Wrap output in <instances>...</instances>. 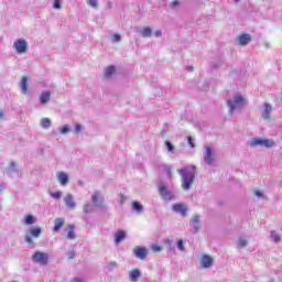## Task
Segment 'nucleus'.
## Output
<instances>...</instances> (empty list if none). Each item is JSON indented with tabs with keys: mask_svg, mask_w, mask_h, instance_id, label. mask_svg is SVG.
<instances>
[{
	"mask_svg": "<svg viewBox=\"0 0 282 282\" xmlns=\"http://www.w3.org/2000/svg\"><path fill=\"white\" fill-rule=\"evenodd\" d=\"M196 166L192 165V167H184L177 170L178 175L182 177V188L183 191H191L193 188V184H195V171Z\"/></svg>",
	"mask_w": 282,
	"mask_h": 282,
	"instance_id": "nucleus-1",
	"label": "nucleus"
},
{
	"mask_svg": "<svg viewBox=\"0 0 282 282\" xmlns=\"http://www.w3.org/2000/svg\"><path fill=\"white\" fill-rule=\"evenodd\" d=\"M159 195L163 199V202H173L175 199V193L169 189L164 183H161L159 186Z\"/></svg>",
	"mask_w": 282,
	"mask_h": 282,
	"instance_id": "nucleus-2",
	"label": "nucleus"
},
{
	"mask_svg": "<svg viewBox=\"0 0 282 282\" xmlns=\"http://www.w3.org/2000/svg\"><path fill=\"white\" fill-rule=\"evenodd\" d=\"M246 105V99L243 98V96L237 94L234 97V101L228 99L227 100V107H229V113H232V111H235V109H237V107H243Z\"/></svg>",
	"mask_w": 282,
	"mask_h": 282,
	"instance_id": "nucleus-3",
	"label": "nucleus"
},
{
	"mask_svg": "<svg viewBox=\"0 0 282 282\" xmlns=\"http://www.w3.org/2000/svg\"><path fill=\"white\" fill-rule=\"evenodd\" d=\"M33 263H40V265H47L50 263V254L41 251H36L32 256Z\"/></svg>",
	"mask_w": 282,
	"mask_h": 282,
	"instance_id": "nucleus-4",
	"label": "nucleus"
},
{
	"mask_svg": "<svg viewBox=\"0 0 282 282\" xmlns=\"http://www.w3.org/2000/svg\"><path fill=\"white\" fill-rule=\"evenodd\" d=\"M204 161L207 166H213L215 162H217V159L215 158V153L213 152V148L206 147L205 153H204Z\"/></svg>",
	"mask_w": 282,
	"mask_h": 282,
	"instance_id": "nucleus-5",
	"label": "nucleus"
},
{
	"mask_svg": "<svg viewBox=\"0 0 282 282\" xmlns=\"http://www.w3.org/2000/svg\"><path fill=\"white\" fill-rule=\"evenodd\" d=\"M13 47L15 48L18 54H25V52H28V41H25V39H18L14 43H13Z\"/></svg>",
	"mask_w": 282,
	"mask_h": 282,
	"instance_id": "nucleus-6",
	"label": "nucleus"
},
{
	"mask_svg": "<svg viewBox=\"0 0 282 282\" xmlns=\"http://www.w3.org/2000/svg\"><path fill=\"white\" fill-rule=\"evenodd\" d=\"M199 219H200V216L196 214V215L189 220V226H191V228H192L193 235H197V232H199V230H202V221H200Z\"/></svg>",
	"mask_w": 282,
	"mask_h": 282,
	"instance_id": "nucleus-7",
	"label": "nucleus"
},
{
	"mask_svg": "<svg viewBox=\"0 0 282 282\" xmlns=\"http://www.w3.org/2000/svg\"><path fill=\"white\" fill-rule=\"evenodd\" d=\"M172 210L182 217H186V215H188V206H186V204L176 203L172 205Z\"/></svg>",
	"mask_w": 282,
	"mask_h": 282,
	"instance_id": "nucleus-8",
	"label": "nucleus"
},
{
	"mask_svg": "<svg viewBox=\"0 0 282 282\" xmlns=\"http://www.w3.org/2000/svg\"><path fill=\"white\" fill-rule=\"evenodd\" d=\"M91 202L96 208H102L105 198L100 196V191H96L91 196Z\"/></svg>",
	"mask_w": 282,
	"mask_h": 282,
	"instance_id": "nucleus-9",
	"label": "nucleus"
},
{
	"mask_svg": "<svg viewBox=\"0 0 282 282\" xmlns=\"http://www.w3.org/2000/svg\"><path fill=\"white\" fill-rule=\"evenodd\" d=\"M133 254L134 257H137V259L144 261V259H147V256L149 254V250L147 249V247H137L133 249Z\"/></svg>",
	"mask_w": 282,
	"mask_h": 282,
	"instance_id": "nucleus-10",
	"label": "nucleus"
},
{
	"mask_svg": "<svg viewBox=\"0 0 282 282\" xmlns=\"http://www.w3.org/2000/svg\"><path fill=\"white\" fill-rule=\"evenodd\" d=\"M251 41H252V36H250V34H248V33H242V34L238 37V45L246 46V45H248Z\"/></svg>",
	"mask_w": 282,
	"mask_h": 282,
	"instance_id": "nucleus-11",
	"label": "nucleus"
},
{
	"mask_svg": "<svg viewBox=\"0 0 282 282\" xmlns=\"http://www.w3.org/2000/svg\"><path fill=\"white\" fill-rule=\"evenodd\" d=\"M57 180L62 186H67V184H69V175L65 172H58Z\"/></svg>",
	"mask_w": 282,
	"mask_h": 282,
	"instance_id": "nucleus-12",
	"label": "nucleus"
},
{
	"mask_svg": "<svg viewBox=\"0 0 282 282\" xmlns=\"http://www.w3.org/2000/svg\"><path fill=\"white\" fill-rule=\"evenodd\" d=\"M52 100V93L48 90L43 91L40 96V105H47Z\"/></svg>",
	"mask_w": 282,
	"mask_h": 282,
	"instance_id": "nucleus-13",
	"label": "nucleus"
},
{
	"mask_svg": "<svg viewBox=\"0 0 282 282\" xmlns=\"http://www.w3.org/2000/svg\"><path fill=\"white\" fill-rule=\"evenodd\" d=\"M127 239V231L124 230H118L115 234V243H122V241H124Z\"/></svg>",
	"mask_w": 282,
	"mask_h": 282,
	"instance_id": "nucleus-14",
	"label": "nucleus"
},
{
	"mask_svg": "<svg viewBox=\"0 0 282 282\" xmlns=\"http://www.w3.org/2000/svg\"><path fill=\"white\" fill-rule=\"evenodd\" d=\"M140 276H142L140 269H133L129 272V279L131 282H138Z\"/></svg>",
	"mask_w": 282,
	"mask_h": 282,
	"instance_id": "nucleus-15",
	"label": "nucleus"
},
{
	"mask_svg": "<svg viewBox=\"0 0 282 282\" xmlns=\"http://www.w3.org/2000/svg\"><path fill=\"white\" fill-rule=\"evenodd\" d=\"M132 210L137 213V215H142L144 213V205H142L138 200L132 202Z\"/></svg>",
	"mask_w": 282,
	"mask_h": 282,
	"instance_id": "nucleus-16",
	"label": "nucleus"
},
{
	"mask_svg": "<svg viewBox=\"0 0 282 282\" xmlns=\"http://www.w3.org/2000/svg\"><path fill=\"white\" fill-rule=\"evenodd\" d=\"M65 226V218H55L53 232H61V228Z\"/></svg>",
	"mask_w": 282,
	"mask_h": 282,
	"instance_id": "nucleus-17",
	"label": "nucleus"
},
{
	"mask_svg": "<svg viewBox=\"0 0 282 282\" xmlns=\"http://www.w3.org/2000/svg\"><path fill=\"white\" fill-rule=\"evenodd\" d=\"M64 202L67 208H70L72 210L76 208V202H74V196L72 194H67Z\"/></svg>",
	"mask_w": 282,
	"mask_h": 282,
	"instance_id": "nucleus-18",
	"label": "nucleus"
},
{
	"mask_svg": "<svg viewBox=\"0 0 282 282\" xmlns=\"http://www.w3.org/2000/svg\"><path fill=\"white\" fill-rule=\"evenodd\" d=\"M74 230H76L75 225H72V224L67 225V227H66V231H67L66 237H67V239H70V240L76 239V232Z\"/></svg>",
	"mask_w": 282,
	"mask_h": 282,
	"instance_id": "nucleus-19",
	"label": "nucleus"
},
{
	"mask_svg": "<svg viewBox=\"0 0 282 282\" xmlns=\"http://www.w3.org/2000/svg\"><path fill=\"white\" fill-rule=\"evenodd\" d=\"M213 257L208 256V254H204L202 257V267L203 268H210L213 265Z\"/></svg>",
	"mask_w": 282,
	"mask_h": 282,
	"instance_id": "nucleus-20",
	"label": "nucleus"
},
{
	"mask_svg": "<svg viewBox=\"0 0 282 282\" xmlns=\"http://www.w3.org/2000/svg\"><path fill=\"white\" fill-rule=\"evenodd\" d=\"M139 33L143 39H150V36H153V29H151V26H147L143 30L139 31Z\"/></svg>",
	"mask_w": 282,
	"mask_h": 282,
	"instance_id": "nucleus-21",
	"label": "nucleus"
},
{
	"mask_svg": "<svg viewBox=\"0 0 282 282\" xmlns=\"http://www.w3.org/2000/svg\"><path fill=\"white\" fill-rule=\"evenodd\" d=\"M272 111V106L270 104H264V110L262 112V118L264 120H270V112Z\"/></svg>",
	"mask_w": 282,
	"mask_h": 282,
	"instance_id": "nucleus-22",
	"label": "nucleus"
},
{
	"mask_svg": "<svg viewBox=\"0 0 282 282\" xmlns=\"http://www.w3.org/2000/svg\"><path fill=\"white\" fill-rule=\"evenodd\" d=\"M21 94H28V76H23L21 79Z\"/></svg>",
	"mask_w": 282,
	"mask_h": 282,
	"instance_id": "nucleus-23",
	"label": "nucleus"
},
{
	"mask_svg": "<svg viewBox=\"0 0 282 282\" xmlns=\"http://www.w3.org/2000/svg\"><path fill=\"white\" fill-rule=\"evenodd\" d=\"M42 229L41 227H35L30 229V236L34 237V239H39L41 237Z\"/></svg>",
	"mask_w": 282,
	"mask_h": 282,
	"instance_id": "nucleus-24",
	"label": "nucleus"
},
{
	"mask_svg": "<svg viewBox=\"0 0 282 282\" xmlns=\"http://www.w3.org/2000/svg\"><path fill=\"white\" fill-rule=\"evenodd\" d=\"M24 224H25V226H32V225L36 224V218L33 215H26L24 217Z\"/></svg>",
	"mask_w": 282,
	"mask_h": 282,
	"instance_id": "nucleus-25",
	"label": "nucleus"
},
{
	"mask_svg": "<svg viewBox=\"0 0 282 282\" xmlns=\"http://www.w3.org/2000/svg\"><path fill=\"white\" fill-rule=\"evenodd\" d=\"M41 127L42 129H50L52 127V120L50 118H43L41 120Z\"/></svg>",
	"mask_w": 282,
	"mask_h": 282,
	"instance_id": "nucleus-26",
	"label": "nucleus"
},
{
	"mask_svg": "<svg viewBox=\"0 0 282 282\" xmlns=\"http://www.w3.org/2000/svg\"><path fill=\"white\" fill-rule=\"evenodd\" d=\"M116 73V66H108L105 70L106 78H111L112 74Z\"/></svg>",
	"mask_w": 282,
	"mask_h": 282,
	"instance_id": "nucleus-27",
	"label": "nucleus"
},
{
	"mask_svg": "<svg viewBox=\"0 0 282 282\" xmlns=\"http://www.w3.org/2000/svg\"><path fill=\"white\" fill-rule=\"evenodd\" d=\"M250 144H251V147H263V139L252 138Z\"/></svg>",
	"mask_w": 282,
	"mask_h": 282,
	"instance_id": "nucleus-28",
	"label": "nucleus"
},
{
	"mask_svg": "<svg viewBox=\"0 0 282 282\" xmlns=\"http://www.w3.org/2000/svg\"><path fill=\"white\" fill-rule=\"evenodd\" d=\"M106 268H107L108 272H113V270H116V268H118V262L110 261L106 264Z\"/></svg>",
	"mask_w": 282,
	"mask_h": 282,
	"instance_id": "nucleus-29",
	"label": "nucleus"
},
{
	"mask_svg": "<svg viewBox=\"0 0 282 282\" xmlns=\"http://www.w3.org/2000/svg\"><path fill=\"white\" fill-rule=\"evenodd\" d=\"M262 147H265V149H272V147H274V141L269 139H263Z\"/></svg>",
	"mask_w": 282,
	"mask_h": 282,
	"instance_id": "nucleus-30",
	"label": "nucleus"
},
{
	"mask_svg": "<svg viewBox=\"0 0 282 282\" xmlns=\"http://www.w3.org/2000/svg\"><path fill=\"white\" fill-rule=\"evenodd\" d=\"M83 213H85V215H89V213H94V207L91 206V204L84 205Z\"/></svg>",
	"mask_w": 282,
	"mask_h": 282,
	"instance_id": "nucleus-31",
	"label": "nucleus"
},
{
	"mask_svg": "<svg viewBox=\"0 0 282 282\" xmlns=\"http://www.w3.org/2000/svg\"><path fill=\"white\" fill-rule=\"evenodd\" d=\"M165 147H166V150L170 152V153H174L175 151V147L173 145V143L169 140L165 141Z\"/></svg>",
	"mask_w": 282,
	"mask_h": 282,
	"instance_id": "nucleus-32",
	"label": "nucleus"
},
{
	"mask_svg": "<svg viewBox=\"0 0 282 282\" xmlns=\"http://www.w3.org/2000/svg\"><path fill=\"white\" fill-rule=\"evenodd\" d=\"M69 131H72V128H69L67 124L59 128V133H62V135L69 133Z\"/></svg>",
	"mask_w": 282,
	"mask_h": 282,
	"instance_id": "nucleus-33",
	"label": "nucleus"
},
{
	"mask_svg": "<svg viewBox=\"0 0 282 282\" xmlns=\"http://www.w3.org/2000/svg\"><path fill=\"white\" fill-rule=\"evenodd\" d=\"M50 195L53 199H61V197H63V192H51Z\"/></svg>",
	"mask_w": 282,
	"mask_h": 282,
	"instance_id": "nucleus-34",
	"label": "nucleus"
},
{
	"mask_svg": "<svg viewBox=\"0 0 282 282\" xmlns=\"http://www.w3.org/2000/svg\"><path fill=\"white\" fill-rule=\"evenodd\" d=\"M271 238L273 239V241H275L278 243V241H281V236H279V234H276L275 230L271 231Z\"/></svg>",
	"mask_w": 282,
	"mask_h": 282,
	"instance_id": "nucleus-35",
	"label": "nucleus"
},
{
	"mask_svg": "<svg viewBox=\"0 0 282 282\" xmlns=\"http://www.w3.org/2000/svg\"><path fill=\"white\" fill-rule=\"evenodd\" d=\"M176 246L181 252H184V250H186V248L184 247V240L182 239L177 240Z\"/></svg>",
	"mask_w": 282,
	"mask_h": 282,
	"instance_id": "nucleus-36",
	"label": "nucleus"
},
{
	"mask_svg": "<svg viewBox=\"0 0 282 282\" xmlns=\"http://www.w3.org/2000/svg\"><path fill=\"white\" fill-rule=\"evenodd\" d=\"M87 3L90 6V8L98 10V0H87Z\"/></svg>",
	"mask_w": 282,
	"mask_h": 282,
	"instance_id": "nucleus-37",
	"label": "nucleus"
},
{
	"mask_svg": "<svg viewBox=\"0 0 282 282\" xmlns=\"http://www.w3.org/2000/svg\"><path fill=\"white\" fill-rule=\"evenodd\" d=\"M246 246H248V240H246L243 238H239L238 248H246Z\"/></svg>",
	"mask_w": 282,
	"mask_h": 282,
	"instance_id": "nucleus-38",
	"label": "nucleus"
},
{
	"mask_svg": "<svg viewBox=\"0 0 282 282\" xmlns=\"http://www.w3.org/2000/svg\"><path fill=\"white\" fill-rule=\"evenodd\" d=\"M9 169H10V171H11L12 173H18V172H19V170H17V162H14V161H11V162H10Z\"/></svg>",
	"mask_w": 282,
	"mask_h": 282,
	"instance_id": "nucleus-39",
	"label": "nucleus"
},
{
	"mask_svg": "<svg viewBox=\"0 0 282 282\" xmlns=\"http://www.w3.org/2000/svg\"><path fill=\"white\" fill-rule=\"evenodd\" d=\"M112 41H113V43H120V41H122V36L118 33H115L112 35Z\"/></svg>",
	"mask_w": 282,
	"mask_h": 282,
	"instance_id": "nucleus-40",
	"label": "nucleus"
},
{
	"mask_svg": "<svg viewBox=\"0 0 282 282\" xmlns=\"http://www.w3.org/2000/svg\"><path fill=\"white\" fill-rule=\"evenodd\" d=\"M254 195H256V197H258L259 199H265V194H263V192H261V191H259V189H257V191L254 192Z\"/></svg>",
	"mask_w": 282,
	"mask_h": 282,
	"instance_id": "nucleus-41",
	"label": "nucleus"
},
{
	"mask_svg": "<svg viewBox=\"0 0 282 282\" xmlns=\"http://www.w3.org/2000/svg\"><path fill=\"white\" fill-rule=\"evenodd\" d=\"M53 8L54 10H61L62 8L61 0H54Z\"/></svg>",
	"mask_w": 282,
	"mask_h": 282,
	"instance_id": "nucleus-42",
	"label": "nucleus"
},
{
	"mask_svg": "<svg viewBox=\"0 0 282 282\" xmlns=\"http://www.w3.org/2000/svg\"><path fill=\"white\" fill-rule=\"evenodd\" d=\"M187 144L191 149H195V141H193V137H187Z\"/></svg>",
	"mask_w": 282,
	"mask_h": 282,
	"instance_id": "nucleus-43",
	"label": "nucleus"
},
{
	"mask_svg": "<svg viewBox=\"0 0 282 282\" xmlns=\"http://www.w3.org/2000/svg\"><path fill=\"white\" fill-rule=\"evenodd\" d=\"M25 242L29 243V246H32V243H34V240L32 239V236L30 234L25 235Z\"/></svg>",
	"mask_w": 282,
	"mask_h": 282,
	"instance_id": "nucleus-44",
	"label": "nucleus"
},
{
	"mask_svg": "<svg viewBox=\"0 0 282 282\" xmlns=\"http://www.w3.org/2000/svg\"><path fill=\"white\" fill-rule=\"evenodd\" d=\"M124 202H127V196H124V194H120L118 203L122 206Z\"/></svg>",
	"mask_w": 282,
	"mask_h": 282,
	"instance_id": "nucleus-45",
	"label": "nucleus"
},
{
	"mask_svg": "<svg viewBox=\"0 0 282 282\" xmlns=\"http://www.w3.org/2000/svg\"><path fill=\"white\" fill-rule=\"evenodd\" d=\"M165 243H166L167 250L170 252H172V250H173V240H166Z\"/></svg>",
	"mask_w": 282,
	"mask_h": 282,
	"instance_id": "nucleus-46",
	"label": "nucleus"
},
{
	"mask_svg": "<svg viewBox=\"0 0 282 282\" xmlns=\"http://www.w3.org/2000/svg\"><path fill=\"white\" fill-rule=\"evenodd\" d=\"M80 131H83V126H80V123L75 124L74 132L75 133H80Z\"/></svg>",
	"mask_w": 282,
	"mask_h": 282,
	"instance_id": "nucleus-47",
	"label": "nucleus"
},
{
	"mask_svg": "<svg viewBox=\"0 0 282 282\" xmlns=\"http://www.w3.org/2000/svg\"><path fill=\"white\" fill-rule=\"evenodd\" d=\"M152 250H153L154 252H161V251H162V247L159 246V245H152Z\"/></svg>",
	"mask_w": 282,
	"mask_h": 282,
	"instance_id": "nucleus-48",
	"label": "nucleus"
},
{
	"mask_svg": "<svg viewBox=\"0 0 282 282\" xmlns=\"http://www.w3.org/2000/svg\"><path fill=\"white\" fill-rule=\"evenodd\" d=\"M220 65H221L220 63H212V64H210V69H212V70H214V69H219Z\"/></svg>",
	"mask_w": 282,
	"mask_h": 282,
	"instance_id": "nucleus-49",
	"label": "nucleus"
},
{
	"mask_svg": "<svg viewBox=\"0 0 282 282\" xmlns=\"http://www.w3.org/2000/svg\"><path fill=\"white\" fill-rule=\"evenodd\" d=\"M177 6H180V1L174 0V1L170 4V8H177Z\"/></svg>",
	"mask_w": 282,
	"mask_h": 282,
	"instance_id": "nucleus-50",
	"label": "nucleus"
},
{
	"mask_svg": "<svg viewBox=\"0 0 282 282\" xmlns=\"http://www.w3.org/2000/svg\"><path fill=\"white\" fill-rule=\"evenodd\" d=\"M67 257H68V259H74V257H76V252L75 251H69L67 253Z\"/></svg>",
	"mask_w": 282,
	"mask_h": 282,
	"instance_id": "nucleus-51",
	"label": "nucleus"
},
{
	"mask_svg": "<svg viewBox=\"0 0 282 282\" xmlns=\"http://www.w3.org/2000/svg\"><path fill=\"white\" fill-rule=\"evenodd\" d=\"M154 36H155L156 39H160V36H162V31H161V30L155 31V32H154Z\"/></svg>",
	"mask_w": 282,
	"mask_h": 282,
	"instance_id": "nucleus-52",
	"label": "nucleus"
},
{
	"mask_svg": "<svg viewBox=\"0 0 282 282\" xmlns=\"http://www.w3.org/2000/svg\"><path fill=\"white\" fill-rule=\"evenodd\" d=\"M6 118V112L3 110L0 111V120H3Z\"/></svg>",
	"mask_w": 282,
	"mask_h": 282,
	"instance_id": "nucleus-53",
	"label": "nucleus"
},
{
	"mask_svg": "<svg viewBox=\"0 0 282 282\" xmlns=\"http://www.w3.org/2000/svg\"><path fill=\"white\" fill-rule=\"evenodd\" d=\"M107 8H108L109 10H111V8H113V3H112L111 1H108Z\"/></svg>",
	"mask_w": 282,
	"mask_h": 282,
	"instance_id": "nucleus-54",
	"label": "nucleus"
},
{
	"mask_svg": "<svg viewBox=\"0 0 282 282\" xmlns=\"http://www.w3.org/2000/svg\"><path fill=\"white\" fill-rule=\"evenodd\" d=\"M161 135H162V138H164V135H166V130H162Z\"/></svg>",
	"mask_w": 282,
	"mask_h": 282,
	"instance_id": "nucleus-55",
	"label": "nucleus"
},
{
	"mask_svg": "<svg viewBox=\"0 0 282 282\" xmlns=\"http://www.w3.org/2000/svg\"><path fill=\"white\" fill-rule=\"evenodd\" d=\"M188 72H193V66H187Z\"/></svg>",
	"mask_w": 282,
	"mask_h": 282,
	"instance_id": "nucleus-56",
	"label": "nucleus"
},
{
	"mask_svg": "<svg viewBox=\"0 0 282 282\" xmlns=\"http://www.w3.org/2000/svg\"><path fill=\"white\" fill-rule=\"evenodd\" d=\"M6 187L3 185H0V193L3 191Z\"/></svg>",
	"mask_w": 282,
	"mask_h": 282,
	"instance_id": "nucleus-57",
	"label": "nucleus"
},
{
	"mask_svg": "<svg viewBox=\"0 0 282 282\" xmlns=\"http://www.w3.org/2000/svg\"><path fill=\"white\" fill-rule=\"evenodd\" d=\"M167 175H171V169L170 167L167 169Z\"/></svg>",
	"mask_w": 282,
	"mask_h": 282,
	"instance_id": "nucleus-58",
	"label": "nucleus"
},
{
	"mask_svg": "<svg viewBox=\"0 0 282 282\" xmlns=\"http://www.w3.org/2000/svg\"><path fill=\"white\" fill-rule=\"evenodd\" d=\"M236 2H239V0H236Z\"/></svg>",
	"mask_w": 282,
	"mask_h": 282,
	"instance_id": "nucleus-59",
	"label": "nucleus"
}]
</instances>
